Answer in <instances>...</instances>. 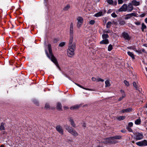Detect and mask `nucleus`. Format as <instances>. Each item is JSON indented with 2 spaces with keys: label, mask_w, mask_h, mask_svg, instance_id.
Wrapping results in <instances>:
<instances>
[{
  "label": "nucleus",
  "mask_w": 147,
  "mask_h": 147,
  "mask_svg": "<svg viewBox=\"0 0 147 147\" xmlns=\"http://www.w3.org/2000/svg\"><path fill=\"white\" fill-rule=\"evenodd\" d=\"M136 144L137 145L140 146H143L142 141L136 143Z\"/></svg>",
  "instance_id": "obj_33"
},
{
  "label": "nucleus",
  "mask_w": 147,
  "mask_h": 147,
  "mask_svg": "<svg viewBox=\"0 0 147 147\" xmlns=\"http://www.w3.org/2000/svg\"><path fill=\"white\" fill-rule=\"evenodd\" d=\"M132 5H134L135 6H137L139 5L140 4V2L139 1H137L136 0H134L131 1V3Z\"/></svg>",
  "instance_id": "obj_17"
},
{
  "label": "nucleus",
  "mask_w": 147,
  "mask_h": 147,
  "mask_svg": "<svg viewBox=\"0 0 147 147\" xmlns=\"http://www.w3.org/2000/svg\"><path fill=\"white\" fill-rule=\"evenodd\" d=\"M102 16H103V13L102 11L99 12L95 13L94 15V16L96 17H100Z\"/></svg>",
  "instance_id": "obj_24"
},
{
  "label": "nucleus",
  "mask_w": 147,
  "mask_h": 147,
  "mask_svg": "<svg viewBox=\"0 0 147 147\" xmlns=\"http://www.w3.org/2000/svg\"><path fill=\"white\" fill-rule=\"evenodd\" d=\"M44 3H45V5H47V3L48 2V0H44Z\"/></svg>",
  "instance_id": "obj_49"
},
{
  "label": "nucleus",
  "mask_w": 147,
  "mask_h": 147,
  "mask_svg": "<svg viewBox=\"0 0 147 147\" xmlns=\"http://www.w3.org/2000/svg\"><path fill=\"white\" fill-rule=\"evenodd\" d=\"M120 92L122 94V96L121 97H120V98H119V99H118L119 101H120L121 100L123 99V98H124L125 96V94L123 90H120Z\"/></svg>",
  "instance_id": "obj_14"
},
{
  "label": "nucleus",
  "mask_w": 147,
  "mask_h": 147,
  "mask_svg": "<svg viewBox=\"0 0 147 147\" xmlns=\"http://www.w3.org/2000/svg\"><path fill=\"white\" fill-rule=\"evenodd\" d=\"M119 24L121 25H123L125 24V22L124 21L121 20L119 22Z\"/></svg>",
  "instance_id": "obj_39"
},
{
  "label": "nucleus",
  "mask_w": 147,
  "mask_h": 147,
  "mask_svg": "<svg viewBox=\"0 0 147 147\" xmlns=\"http://www.w3.org/2000/svg\"><path fill=\"white\" fill-rule=\"evenodd\" d=\"M146 76V77L147 78V75Z\"/></svg>",
  "instance_id": "obj_62"
},
{
  "label": "nucleus",
  "mask_w": 147,
  "mask_h": 147,
  "mask_svg": "<svg viewBox=\"0 0 147 147\" xmlns=\"http://www.w3.org/2000/svg\"><path fill=\"white\" fill-rule=\"evenodd\" d=\"M92 81H97V79H96L94 77H92Z\"/></svg>",
  "instance_id": "obj_48"
},
{
  "label": "nucleus",
  "mask_w": 147,
  "mask_h": 147,
  "mask_svg": "<svg viewBox=\"0 0 147 147\" xmlns=\"http://www.w3.org/2000/svg\"><path fill=\"white\" fill-rule=\"evenodd\" d=\"M145 15V14H143L141 15V16L142 17H143Z\"/></svg>",
  "instance_id": "obj_52"
},
{
  "label": "nucleus",
  "mask_w": 147,
  "mask_h": 147,
  "mask_svg": "<svg viewBox=\"0 0 147 147\" xmlns=\"http://www.w3.org/2000/svg\"><path fill=\"white\" fill-rule=\"evenodd\" d=\"M82 126L84 128L86 127V124L85 123H84L82 124Z\"/></svg>",
  "instance_id": "obj_50"
},
{
  "label": "nucleus",
  "mask_w": 147,
  "mask_h": 147,
  "mask_svg": "<svg viewBox=\"0 0 147 147\" xmlns=\"http://www.w3.org/2000/svg\"><path fill=\"white\" fill-rule=\"evenodd\" d=\"M143 46H145V47H147V44H144L143 45Z\"/></svg>",
  "instance_id": "obj_55"
},
{
  "label": "nucleus",
  "mask_w": 147,
  "mask_h": 147,
  "mask_svg": "<svg viewBox=\"0 0 147 147\" xmlns=\"http://www.w3.org/2000/svg\"><path fill=\"white\" fill-rule=\"evenodd\" d=\"M99 81L103 82L104 81V80L100 78H99L97 79V82H98Z\"/></svg>",
  "instance_id": "obj_44"
},
{
  "label": "nucleus",
  "mask_w": 147,
  "mask_h": 147,
  "mask_svg": "<svg viewBox=\"0 0 147 147\" xmlns=\"http://www.w3.org/2000/svg\"><path fill=\"white\" fill-rule=\"evenodd\" d=\"M118 4H121L123 2V0H118Z\"/></svg>",
  "instance_id": "obj_45"
},
{
  "label": "nucleus",
  "mask_w": 147,
  "mask_h": 147,
  "mask_svg": "<svg viewBox=\"0 0 147 147\" xmlns=\"http://www.w3.org/2000/svg\"><path fill=\"white\" fill-rule=\"evenodd\" d=\"M73 40H69L68 44V49L67 50V54L68 57H72L74 55V51L76 49V43H73Z\"/></svg>",
  "instance_id": "obj_1"
},
{
  "label": "nucleus",
  "mask_w": 147,
  "mask_h": 147,
  "mask_svg": "<svg viewBox=\"0 0 147 147\" xmlns=\"http://www.w3.org/2000/svg\"><path fill=\"white\" fill-rule=\"evenodd\" d=\"M95 23V21L94 20H91L89 22V24H90L93 25Z\"/></svg>",
  "instance_id": "obj_42"
},
{
  "label": "nucleus",
  "mask_w": 147,
  "mask_h": 147,
  "mask_svg": "<svg viewBox=\"0 0 147 147\" xmlns=\"http://www.w3.org/2000/svg\"><path fill=\"white\" fill-rule=\"evenodd\" d=\"M105 141H103L102 142H101V143H103L105 144H115L117 143L116 141H113L111 140H112L111 139H110V137L106 138L105 139H104Z\"/></svg>",
  "instance_id": "obj_6"
},
{
  "label": "nucleus",
  "mask_w": 147,
  "mask_h": 147,
  "mask_svg": "<svg viewBox=\"0 0 147 147\" xmlns=\"http://www.w3.org/2000/svg\"><path fill=\"white\" fill-rule=\"evenodd\" d=\"M146 107L147 108V104L146 105Z\"/></svg>",
  "instance_id": "obj_61"
},
{
  "label": "nucleus",
  "mask_w": 147,
  "mask_h": 147,
  "mask_svg": "<svg viewBox=\"0 0 147 147\" xmlns=\"http://www.w3.org/2000/svg\"><path fill=\"white\" fill-rule=\"evenodd\" d=\"M127 48L128 49H131V47H127Z\"/></svg>",
  "instance_id": "obj_59"
},
{
  "label": "nucleus",
  "mask_w": 147,
  "mask_h": 147,
  "mask_svg": "<svg viewBox=\"0 0 147 147\" xmlns=\"http://www.w3.org/2000/svg\"><path fill=\"white\" fill-rule=\"evenodd\" d=\"M77 20L78 21L77 27L78 28H79L82 24L83 22V19L81 17L78 16L77 18Z\"/></svg>",
  "instance_id": "obj_4"
},
{
  "label": "nucleus",
  "mask_w": 147,
  "mask_h": 147,
  "mask_svg": "<svg viewBox=\"0 0 147 147\" xmlns=\"http://www.w3.org/2000/svg\"><path fill=\"white\" fill-rule=\"evenodd\" d=\"M75 84L77 85L79 87H80L86 90H88L90 91H92V90L91 89L88 88H86L84 87H83L81 85L77 84L76 83H75Z\"/></svg>",
  "instance_id": "obj_21"
},
{
  "label": "nucleus",
  "mask_w": 147,
  "mask_h": 147,
  "mask_svg": "<svg viewBox=\"0 0 147 147\" xmlns=\"http://www.w3.org/2000/svg\"><path fill=\"white\" fill-rule=\"evenodd\" d=\"M125 116H121L120 117H117V119L119 121H121L124 119L125 118Z\"/></svg>",
  "instance_id": "obj_28"
},
{
  "label": "nucleus",
  "mask_w": 147,
  "mask_h": 147,
  "mask_svg": "<svg viewBox=\"0 0 147 147\" xmlns=\"http://www.w3.org/2000/svg\"><path fill=\"white\" fill-rule=\"evenodd\" d=\"M105 32L107 33H109L110 32V30H107V31H105Z\"/></svg>",
  "instance_id": "obj_53"
},
{
  "label": "nucleus",
  "mask_w": 147,
  "mask_h": 147,
  "mask_svg": "<svg viewBox=\"0 0 147 147\" xmlns=\"http://www.w3.org/2000/svg\"><path fill=\"white\" fill-rule=\"evenodd\" d=\"M132 111V109L131 108H128L126 109H124L122 110L121 111V113H124L125 112H130Z\"/></svg>",
  "instance_id": "obj_12"
},
{
  "label": "nucleus",
  "mask_w": 147,
  "mask_h": 147,
  "mask_svg": "<svg viewBox=\"0 0 147 147\" xmlns=\"http://www.w3.org/2000/svg\"><path fill=\"white\" fill-rule=\"evenodd\" d=\"M112 16L113 18H115L117 17V15L115 13H113L111 15Z\"/></svg>",
  "instance_id": "obj_43"
},
{
  "label": "nucleus",
  "mask_w": 147,
  "mask_h": 147,
  "mask_svg": "<svg viewBox=\"0 0 147 147\" xmlns=\"http://www.w3.org/2000/svg\"><path fill=\"white\" fill-rule=\"evenodd\" d=\"M133 84L134 86L136 88V90H138V88L137 86V83L136 82H133Z\"/></svg>",
  "instance_id": "obj_31"
},
{
  "label": "nucleus",
  "mask_w": 147,
  "mask_h": 147,
  "mask_svg": "<svg viewBox=\"0 0 147 147\" xmlns=\"http://www.w3.org/2000/svg\"><path fill=\"white\" fill-rule=\"evenodd\" d=\"M107 1L109 4L113 5H116L117 3L116 0L115 1H113V0H107Z\"/></svg>",
  "instance_id": "obj_13"
},
{
  "label": "nucleus",
  "mask_w": 147,
  "mask_h": 147,
  "mask_svg": "<svg viewBox=\"0 0 147 147\" xmlns=\"http://www.w3.org/2000/svg\"><path fill=\"white\" fill-rule=\"evenodd\" d=\"M112 49V46L111 45H109L108 47V51H111Z\"/></svg>",
  "instance_id": "obj_37"
},
{
  "label": "nucleus",
  "mask_w": 147,
  "mask_h": 147,
  "mask_svg": "<svg viewBox=\"0 0 147 147\" xmlns=\"http://www.w3.org/2000/svg\"><path fill=\"white\" fill-rule=\"evenodd\" d=\"M142 26L141 27V29L142 30V31H143L144 29H145L146 28V26L144 23H143L142 24Z\"/></svg>",
  "instance_id": "obj_30"
},
{
  "label": "nucleus",
  "mask_w": 147,
  "mask_h": 147,
  "mask_svg": "<svg viewBox=\"0 0 147 147\" xmlns=\"http://www.w3.org/2000/svg\"><path fill=\"white\" fill-rule=\"evenodd\" d=\"M142 51H143V52H144L145 51V49H142Z\"/></svg>",
  "instance_id": "obj_58"
},
{
  "label": "nucleus",
  "mask_w": 147,
  "mask_h": 147,
  "mask_svg": "<svg viewBox=\"0 0 147 147\" xmlns=\"http://www.w3.org/2000/svg\"><path fill=\"white\" fill-rule=\"evenodd\" d=\"M122 37L125 40H129L131 38L127 32H124L122 34Z\"/></svg>",
  "instance_id": "obj_7"
},
{
  "label": "nucleus",
  "mask_w": 147,
  "mask_h": 147,
  "mask_svg": "<svg viewBox=\"0 0 147 147\" xmlns=\"http://www.w3.org/2000/svg\"><path fill=\"white\" fill-rule=\"evenodd\" d=\"M98 147H102V146H99Z\"/></svg>",
  "instance_id": "obj_60"
},
{
  "label": "nucleus",
  "mask_w": 147,
  "mask_h": 147,
  "mask_svg": "<svg viewBox=\"0 0 147 147\" xmlns=\"http://www.w3.org/2000/svg\"><path fill=\"white\" fill-rule=\"evenodd\" d=\"M69 122H70L71 125L72 127H76V125L75 124V123L72 119L71 118H69Z\"/></svg>",
  "instance_id": "obj_15"
},
{
  "label": "nucleus",
  "mask_w": 147,
  "mask_h": 147,
  "mask_svg": "<svg viewBox=\"0 0 147 147\" xmlns=\"http://www.w3.org/2000/svg\"><path fill=\"white\" fill-rule=\"evenodd\" d=\"M105 87H108L110 86V82L109 80H107L105 81Z\"/></svg>",
  "instance_id": "obj_27"
},
{
  "label": "nucleus",
  "mask_w": 147,
  "mask_h": 147,
  "mask_svg": "<svg viewBox=\"0 0 147 147\" xmlns=\"http://www.w3.org/2000/svg\"><path fill=\"white\" fill-rule=\"evenodd\" d=\"M100 43L101 44H107L109 43V40L108 39H105L100 41Z\"/></svg>",
  "instance_id": "obj_20"
},
{
  "label": "nucleus",
  "mask_w": 147,
  "mask_h": 147,
  "mask_svg": "<svg viewBox=\"0 0 147 147\" xmlns=\"http://www.w3.org/2000/svg\"><path fill=\"white\" fill-rule=\"evenodd\" d=\"M109 35L107 34H103L102 35V37L103 39L109 37Z\"/></svg>",
  "instance_id": "obj_34"
},
{
  "label": "nucleus",
  "mask_w": 147,
  "mask_h": 147,
  "mask_svg": "<svg viewBox=\"0 0 147 147\" xmlns=\"http://www.w3.org/2000/svg\"><path fill=\"white\" fill-rule=\"evenodd\" d=\"M56 129L61 134H63V130L60 125H57L56 127Z\"/></svg>",
  "instance_id": "obj_8"
},
{
  "label": "nucleus",
  "mask_w": 147,
  "mask_h": 147,
  "mask_svg": "<svg viewBox=\"0 0 147 147\" xmlns=\"http://www.w3.org/2000/svg\"><path fill=\"white\" fill-rule=\"evenodd\" d=\"M131 127H129V126H127L126 127V129L128 131L131 132H132V130Z\"/></svg>",
  "instance_id": "obj_38"
},
{
  "label": "nucleus",
  "mask_w": 147,
  "mask_h": 147,
  "mask_svg": "<svg viewBox=\"0 0 147 147\" xmlns=\"http://www.w3.org/2000/svg\"><path fill=\"white\" fill-rule=\"evenodd\" d=\"M145 22L146 23H147V18L145 19Z\"/></svg>",
  "instance_id": "obj_54"
},
{
  "label": "nucleus",
  "mask_w": 147,
  "mask_h": 147,
  "mask_svg": "<svg viewBox=\"0 0 147 147\" xmlns=\"http://www.w3.org/2000/svg\"><path fill=\"white\" fill-rule=\"evenodd\" d=\"M80 105H77L74 106H73L70 108V109L71 110H74V109H78L80 107Z\"/></svg>",
  "instance_id": "obj_22"
},
{
  "label": "nucleus",
  "mask_w": 147,
  "mask_h": 147,
  "mask_svg": "<svg viewBox=\"0 0 147 147\" xmlns=\"http://www.w3.org/2000/svg\"><path fill=\"white\" fill-rule=\"evenodd\" d=\"M135 24L137 25H139L141 23L140 22L138 21L135 22Z\"/></svg>",
  "instance_id": "obj_47"
},
{
  "label": "nucleus",
  "mask_w": 147,
  "mask_h": 147,
  "mask_svg": "<svg viewBox=\"0 0 147 147\" xmlns=\"http://www.w3.org/2000/svg\"><path fill=\"white\" fill-rule=\"evenodd\" d=\"M115 22L114 21L108 22L107 24V28H110L111 25L115 24Z\"/></svg>",
  "instance_id": "obj_16"
},
{
  "label": "nucleus",
  "mask_w": 147,
  "mask_h": 147,
  "mask_svg": "<svg viewBox=\"0 0 147 147\" xmlns=\"http://www.w3.org/2000/svg\"><path fill=\"white\" fill-rule=\"evenodd\" d=\"M63 108L64 109H67V107H63Z\"/></svg>",
  "instance_id": "obj_57"
},
{
  "label": "nucleus",
  "mask_w": 147,
  "mask_h": 147,
  "mask_svg": "<svg viewBox=\"0 0 147 147\" xmlns=\"http://www.w3.org/2000/svg\"><path fill=\"white\" fill-rule=\"evenodd\" d=\"M65 129L70 134L74 136H78V133L74 129L68 125H65Z\"/></svg>",
  "instance_id": "obj_3"
},
{
  "label": "nucleus",
  "mask_w": 147,
  "mask_h": 147,
  "mask_svg": "<svg viewBox=\"0 0 147 147\" xmlns=\"http://www.w3.org/2000/svg\"><path fill=\"white\" fill-rule=\"evenodd\" d=\"M143 146H147V140H144L142 141Z\"/></svg>",
  "instance_id": "obj_35"
},
{
  "label": "nucleus",
  "mask_w": 147,
  "mask_h": 147,
  "mask_svg": "<svg viewBox=\"0 0 147 147\" xmlns=\"http://www.w3.org/2000/svg\"><path fill=\"white\" fill-rule=\"evenodd\" d=\"M127 4H124L119 9V11L120 12L126 11H127Z\"/></svg>",
  "instance_id": "obj_9"
},
{
  "label": "nucleus",
  "mask_w": 147,
  "mask_h": 147,
  "mask_svg": "<svg viewBox=\"0 0 147 147\" xmlns=\"http://www.w3.org/2000/svg\"><path fill=\"white\" fill-rule=\"evenodd\" d=\"M122 138V137L120 135L116 136H114L110 137V139L112 140L114 139H119Z\"/></svg>",
  "instance_id": "obj_18"
},
{
  "label": "nucleus",
  "mask_w": 147,
  "mask_h": 147,
  "mask_svg": "<svg viewBox=\"0 0 147 147\" xmlns=\"http://www.w3.org/2000/svg\"><path fill=\"white\" fill-rule=\"evenodd\" d=\"M70 7V5L69 4H68L63 7V10L64 11H67L69 9Z\"/></svg>",
  "instance_id": "obj_23"
},
{
  "label": "nucleus",
  "mask_w": 147,
  "mask_h": 147,
  "mask_svg": "<svg viewBox=\"0 0 147 147\" xmlns=\"http://www.w3.org/2000/svg\"><path fill=\"white\" fill-rule=\"evenodd\" d=\"M121 132L122 133H125V131L124 130H121Z\"/></svg>",
  "instance_id": "obj_51"
},
{
  "label": "nucleus",
  "mask_w": 147,
  "mask_h": 147,
  "mask_svg": "<svg viewBox=\"0 0 147 147\" xmlns=\"http://www.w3.org/2000/svg\"><path fill=\"white\" fill-rule=\"evenodd\" d=\"M127 10L128 12H131L133 9V7L132 3H129L128 5H127Z\"/></svg>",
  "instance_id": "obj_11"
},
{
  "label": "nucleus",
  "mask_w": 147,
  "mask_h": 147,
  "mask_svg": "<svg viewBox=\"0 0 147 147\" xmlns=\"http://www.w3.org/2000/svg\"><path fill=\"white\" fill-rule=\"evenodd\" d=\"M48 48L49 52V55L48 54L47 51H46V53L48 57L51 59V61L55 63L57 67H59L57 59L52 54L51 45L50 44L48 45Z\"/></svg>",
  "instance_id": "obj_2"
},
{
  "label": "nucleus",
  "mask_w": 147,
  "mask_h": 147,
  "mask_svg": "<svg viewBox=\"0 0 147 147\" xmlns=\"http://www.w3.org/2000/svg\"><path fill=\"white\" fill-rule=\"evenodd\" d=\"M65 45V42H62L60 43L59 44V47H62L64 46Z\"/></svg>",
  "instance_id": "obj_36"
},
{
  "label": "nucleus",
  "mask_w": 147,
  "mask_h": 147,
  "mask_svg": "<svg viewBox=\"0 0 147 147\" xmlns=\"http://www.w3.org/2000/svg\"><path fill=\"white\" fill-rule=\"evenodd\" d=\"M49 108V105L48 104H46L45 105V108L47 109H48Z\"/></svg>",
  "instance_id": "obj_46"
},
{
  "label": "nucleus",
  "mask_w": 147,
  "mask_h": 147,
  "mask_svg": "<svg viewBox=\"0 0 147 147\" xmlns=\"http://www.w3.org/2000/svg\"><path fill=\"white\" fill-rule=\"evenodd\" d=\"M0 147H5L2 144L1 145Z\"/></svg>",
  "instance_id": "obj_56"
},
{
  "label": "nucleus",
  "mask_w": 147,
  "mask_h": 147,
  "mask_svg": "<svg viewBox=\"0 0 147 147\" xmlns=\"http://www.w3.org/2000/svg\"><path fill=\"white\" fill-rule=\"evenodd\" d=\"M134 14L133 13L127 14L125 18V20H127L128 19L130 18L132 16H135V15H134Z\"/></svg>",
  "instance_id": "obj_19"
},
{
  "label": "nucleus",
  "mask_w": 147,
  "mask_h": 147,
  "mask_svg": "<svg viewBox=\"0 0 147 147\" xmlns=\"http://www.w3.org/2000/svg\"><path fill=\"white\" fill-rule=\"evenodd\" d=\"M127 54L128 55L131 57L132 59H134V56L133 53L130 51L127 52Z\"/></svg>",
  "instance_id": "obj_26"
},
{
  "label": "nucleus",
  "mask_w": 147,
  "mask_h": 147,
  "mask_svg": "<svg viewBox=\"0 0 147 147\" xmlns=\"http://www.w3.org/2000/svg\"><path fill=\"white\" fill-rule=\"evenodd\" d=\"M57 109L59 110H61L62 109V106L61 104L60 103H57Z\"/></svg>",
  "instance_id": "obj_25"
},
{
  "label": "nucleus",
  "mask_w": 147,
  "mask_h": 147,
  "mask_svg": "<svg viewBox=\"0 0 147 147\" xmlns=\"http://www.w3.org/2000/svg\"><path fill=\"white\" fill-rule=\"evenodd\" d=\"M70 38L69 40H73V24L71 23L70 25L69 31Z\"/></svg>",
  "instance_id": "obj_5"
},
{
  "label": "nucleus",
  "mask_w": 147,
  "mask_h": 147,
  "mask_svg": "<svg viewBox=\"0 0 147 147\" xmlns=\"http://www.w3.org/2000/svg\"><path fill=\"white\" fill-rule=\"evenodd\" d=\"M127 126H129V127H132L133 126V123L132 122H129L128 123Z\"/></svg>",
  "instance_id": "obj_41"
},
{
  "label": "nucleus",
  "mask_w": 147,
  "mask_h": 147,
  "mask_svg": "<svg viewBox=\"0 0 147 147\" xmlns=\"http://www.w3.org/2000/svg\"><path fill=\"white\" fill-rule=\"evenodd\" d=\"M141 120L140 119H138L136 120L135 121V123L136 125H139L140 124Z\"/></svg>",
  "instance_id": "obj_29"
},
{
  "label": "nucleus",
  "mask_w": 147,
  "mask_h": 147,
  "mask_svg": "<svg viewBox=\"0 0 147 147\" xmlns=\"http://www.w3.org/2000/svg\"><path fill=\"white\" fill-rule=\"evenodd\" d=\"M4 124L3 123H2L0 126V130H3L4 129Z\"/></svg>",
  "instance_id": "obj_32"
},
{
  "label": "nucleus",
  "mask_w": 147,
  "mask_h": 147,
  "mask_svg": "<svg viewBox=\"0 0 147 147\" xmlns=\"http://www.w3.org/2000/svg\"><path fill=\"white\" fill-rule=\"evenodd\" d=\"M124 84H125V85L127 86H129V82L127 81L126 80H125L124 81Z\"/></svg>",
  "instance_id": "obj_40"
},
{
  "label": "nucleus",
  "mask_w": 147,
  "mask_h": 147,
  "mask_svg": "<svg viewBox=\"0 0 147 147\" xmlns=\"http://www.w3.org/2000/svg\"><path fill=\"white\" fill-rule=\"evenodd\" d=\"M143 134L141 133H137L136 135V139L137 140H140L143 139Z\"/></svg>",
  "instance_id": "obj_10"
}]
</instances>
